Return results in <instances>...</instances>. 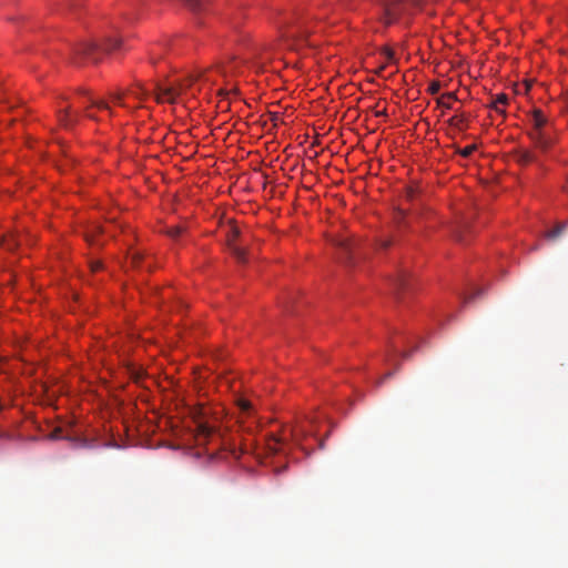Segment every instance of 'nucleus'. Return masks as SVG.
Returning a JSON list of instances; mask_svg holds the SVG:
<instances>
[{
  "label": "nucleus",
  "mask_w": 568,
  "mask_h": 568,
  "mask_svg": "<svg viewBox=\"0 0 568 568\" xmlns=\"http://www.w3.org/2000/svg\"><path fill=\"white\" fill-rule=\"evenodd\" d=\"M233 72L234 67L232 62L199 71L181 80L176 85L166 88L159 87L155 92V99L160 103H175L179 95L187 93L194 95L195 91L211 90L212 87L216 84L217 75L227 77V74H232Z\"/></svg>",
  "instance_id": "f257e3e1"
},
{
  "label": "nucleus",
  "mask_w": 568,
  "mask_h": 568,
  "mask_svg": "<svg viewBox=\"0 0 568 568\" xmlns=\"http://www.w3.org/2000/svg\"><path fill=\"white\" fill-rule=\"evenodd\" d=\"M121 44L122 39L115 36L106 38L103 45H99L93 41H82L72 49L71 60L75 64L82 62L97 63L100 61L102 53L116 50L121 48Z\"/></svg>",
  "instance_id": "f03ea898"
},
{
  "label": "nucleus",
  "mask_w": 568,
  "mask_h": 568,
  "mask_svg": "<svg viewBox=\"0 0 568 568\" xmlns=\"http://www.w3.org/2000/svg\"><path fill=\"white\" fill-rule=\"evenodd\" d=\"M381 20L385 24L408 21L409 18L422 9V0H378Z\"/></svg>",
  "instance_id": "7ed1b4c3"
},
{
  "label": "nucleus",
  "mask_w": 568,
  "mask_h": 568,
  "mask_svg": "<svg viewBox=\"0 0 568 568\" xmlns=\"http://www.w3.org/2000/svg\"><path fill=\"white\" fill-rule=\"evenodd\" d=\"M281 40L290 49H296L300 43H304L310 34L306 22L296 17H285L277 22Z\"/></svg>",
  "instance_id": "20e7f679"
},
{
  "label": "nucleus",
  "mask_w": 568,
  "mask_h": 568,
  "mask_svg": "<svg viewBox=\"0 0 568 568\" xmlns=\"http://www.w3.org/2000/svg\"><path fill=\"white\" fill-rule=\"evenodd\" d=\"M530 123L532 129L528 132L529 139L536 149L546 152L552 145V138L546 128L547 118L540 110L535 109L530 115Z\"/></svg>",
  "instance_id": "39448f33"
},
{
  "label": "nucleus",
  "mask_w": 568,
  "mask_h": 568,
  "mask_svg": "<svg viewBox=\"0 0 568 568\" xmlns=\"http://www.w3.org/2000/svg\"><path fill=\"white\" fill-rule=\"evenodd\" d=\"M240 236V230L236 225L232 224L229 227L227 235H226V242L229 250L231 251L232 255L236 258L239 263H245L246 262V252L245 248L242 247L240 244H237V239Z\"/></svg>",
  "instance_id": "423d86ee"
},
{
  "label": "nucleus",
  "mask_w": 568,
  "mask_h": 568,
  "mask_svg": "<svg viewBox=\"0 0 568 568\" xmlns=\"http://www.w3.org/2000/svg\"><path fill=\"white\" fill-rule=\"evenodd\" d=\"M217 435L214 426L207 422L199 420L196 424V442L199 445L205 444Z\"/></svg>",
  "instance_id": "0eeeda50"
},
{
  "label": "nucleus",
  "mask_w": 568,
  "mask_h": 568,
  "mask_svg": "<svg viewBox=\"0 0 568 568\" xmlns=\"http://www.w3.org/2000/svg\"><path fill=\"white\" fill-rule=\"evenodd\" d=\"M58 120L62 126L70 129L78 123L79 114L78 112H73L70 106L60 108L58 111Z\"/></svg>",
  "instance_id": "6e6552de"
},
{
  "label": "nucleus",
  "mask_w": 568,
  "mask_h": 568,
  "mask_svg": "<svg viewBox=\"0 0 568 568\" xmlns=\"http://www.w3.org/2000/svg\"><path fill=\"white\" fill-rule=\"evenodd\" d=\"M334 244L341 251V258L344 262H351L354 254V241L349 237H339L335 240Z\"/></svg>",
  "instance_id": "1a4fd4ad"
},
{
  "label": "nucleus",
  "mask_w": 568,
  "mask_h": 568,
  "mask_svg": "<svg viewBox=\"0 0 568 568\" xmlns=\"http://www.w3.org/2000/svg\"><path fill=\"white\" fill-rule=\"evenodd\" d=\"M514 158L516 162L520 165H529L531 163L537 162V155L534 151L518 146L514 150Z\"/></svg>",
  "instance_id": "9d476101"
},
{
  "label": "nucleus",
  "mask_w": 568,
  "mask_h": 568,
  "mask_svg": "<svg viewBox=\"0 0 568 568\" xmlns=\"http://www.w3.org/2000/svg\"><path fill=\"white\" fill-rule=\"evenodd\" d=\"M88 102L89 104L84 108V116H87L88 119L98 121L97 115L93 112H91V109L105 110L111 112L109 104L104 100L89 97Z\"/></svg>",
  "instance_id": "9b49d317"
},
{
  "label": "nucleus",
  "mask_w": 568,
  "mask_h": 568,
  "mask_svg": "<svg viewBox=\"0 0 568 568\" xmlns=\"http://www.w3.org/2000/svg\"><path fill=\"white\" fill-rule=\"evenodd\" d=\"M273 49V44L270 43H261L258 45H255L252 53V60L254 62V65L260 67L264 63L265 60L268 58L264 57L266 53H268Z\"/></svg>",
  "instance_id": "f8f14e48"
},
{
  "label": "nucleus",
  "mask_w": 568,
  "mask_h": 568,
  "mask_svg": "<svg viewBox=\"0 0 568 568\" xmlns=\"http://www.w3.org/2000/svg\"><path fill=\"white\" fill-rule=\"evenodd\" d=\"M408 285V275L404 270L398 271L390 278V286L393 288L394 294L398 295L402 290H404Z\"/></svg>",
  "instance_id": "ddd939ff"
},
{
  "label": "nucleus",
  "mask_w": 568,
  "mask_h": 568,
  "mask_svg": "<svg viewBox=\"0 0 568 568\" xmlns=\"http://www.w3.org/2000/svg\"><path fill=\"white\" fill-rule=\"evenodd\" d=\"M285 430H283V435L277 436L272 434L267 440H266V447L270 453L275 454L277 452H281L283 449L284 443H285Z\"/></svg>",
  "instance_id": "4468645a"
},
{
  "label": "nucleus",
  "mask_w": 568,
  "mask_h": 568,
  "mask_svg": "<svg viewBox=\"0 0 568 568\" xmlns=\"http://www.w3.org/2000/svg\"><path fill=\"white\" fill-rule=\"evenodd\" d=\"M448 123L450 126L459 131H464L467 126V116L465 113L458 112V110H456V114L448 120Z\"/></svg>",
  "instance_id": "2eb2a0df"
},
{
  "label": "nucleus",
  "mask_w": 568,
  "mask_h": 568,
  "mask_svg": "<svg viewBox=\"0 0 568 568\" xmlns=\"http://www.w3.org/2000/svg\"><path fill=\"white\" fill-rule=\"evenodd\" d=\"M21 244V239L18 237L16 234L10 233L6 236H3L1 241V245L7 248L8 251L16 250Z\"/></svg>",
  "instance_id": "dca6fc26"
},
{
  "label": "nucleus",
  "mask_w": 568,
  "mask_h": 568,
  "mask_svg": "<svg viewBox=\"0 0 568 568\" xmlns=\"http://www.w3.org/2000/svg\"><path fill=\"white\" fill-rule=\"evenodd\" d=\"M567 226H568V221L567 222H562V223H558L552 230L546 232V234H545L546 239H548V240H556L557 237H559L565 232Z\"/></svg>",
  "instance_id": "f3484780"
},
{
  "label": "nucleus",
  "mask_w": 568,
  "mask_h": 568,
  "mask_svg": "<svg viewBox=\"0 0 568 568\" xmlns=\"http://www.w3.org/2000/svg\"><path fill=\"white\" fill-rule=\"evenodd\" d=\"M182 1L194 13L202 12L205 8V0H182Z\"/></svg>",
  "instance_id": "a211bd4d"
},
{
  "label": "nucleus",
  "mask_w": 568,
  "mask_h": 568,
  "mask_svg": "<svg viewBox=\"0 0 568 568\" xmlns=\"http://www.w3.org/2000/svg\"><path fill=\"white\" fill-rule=\"evenodd\" d=\"M103 230L101 226H94L90 232L87 233L85 240L89 244H99L97 241V236L102 234Z\"/></svg>",
  "instance_id": "6ab92c4d"
},
{
  "label": "nucleus",
  "mask_w": 568,
  "mask_h": 568,
  "mask_svg": "<svg viewBox=\"0 0 568 568\" xmlns=\"http://www.w3.org/2000/svg\"><path fill=\"white\" fill-rule=\"evenodd\" d=\"M184 232L185 229L181 225L171 226L166 230V234L173 240H178Z\"/></svg>",
  "instance_id": "aec40b11"
},
{
  "label": "nucleus",
  "mask_w": 568,
  "mask_h": 568,
  "mask_svg": "<svg viewBox=\"0 0 568 568\" xmlns=\"http://www.w3.org/2000/svg\"><path fill=\"white\" fill-rule=\"evenodd\" d=\"M385 58V63L381 65L379 71L384 70L386 63H393L395 61L394 51L389 48H385L382 52Z\"/></svg>",
  "instance_id": "412c9836"
},
{
  "label": "nucleus",
  "mask_w": 568,
  "mask_h": 568,
  "mask_svg": "<svg viewBox=\"0 0 568 568\" xmlns=\"http://www.w3.org/2000/svg\"><path fill=\"white\" fill-rule=\"evenodd\" d=\"M507 102H508L507 94L500 93L495 97L494 101L491 102V106H497V104L506 105Z\"/></svg>",
  "instance_id": "4be33fe9"
},
{
  "label": "nucleus",
  "mask_w": 568,
  "mask_h": 568,
  "mask_svg": "<svg viewBox=\"0 0 568 568\" xmlns=\"http://www.w3.org/2000/svg\"><path fill=\"white\" fill-rule=\"evenodd\" d=\"M236 92V88L235 87H232L230 89L227 88H221L217 90V95L221 97L222 99H229L230 94L231 93H235Z\"/></svg>",
  "instance_id": "5701e85b"
},
{
  "label": "nucleus",
  "mask_w": 568,
  "mask_h": 568,
  "mask_svg": "<svg viewBox=\"0 0 568 568\" xmlns=\"http://www.w3.org/2000/svg\"><path fill=\"white\" fill-rule=\"evenodd\" d=\"M239 406H240V409L242 412V414H250L251 413V409H252V405L248 400L246 399H240L239 400Z\"/></svg>",
  "instance_id": "b1692460"
},
{
  "label": "nucleus",
  "mask_w": 568,
  "mask_h": 568,
  "mask_svg": "<svg viewBox=\"0 0 568 568\" xmlns=\"http://www.w3.org/2000/svg\"><path fill=\"white\" fill-rule=\"evenodd\" d=\"M476 150V146L475 145H467L465 146L464 149H460L458 150V153L463 156V158H468L473 154V152Z\"/></svg>",
  "instance_id": "393cba45"
},
{
  "label": "nucleus",
  "mask_w": 568,
  "mask_h": 568,
  "mask_svg": "<svg viewBox=\"0 0 568 568\" xmlns=\"http://www.w3.org/2000/svg\"><path fill=\"white\" fill-rule=\"evenodd\" d=\"M305 432L302 428H291L290 429V436L294 440H298L301 436H305Z\"/></svg>",
  "instance_id": "a878e982"
},
{
  "label": "nucleus",
  "mask_w": 568,
  "mask_h": 568,
  "mask_svg": "<svg viewBox=\"0 0 568 568\" xmlns=\"http://www.w3.org/2000/svg\"><path fill=\"white\" fill-rule=\"evenodd\" d=\"M142 260H143V255H142L141 253L135 252V253H133V254L131 255V263H132V265H133V266H135V267H138V266L140 265V263L142 262Z\"/></svg>",
  "instance_id": "bb28decb"
},
{
  "label": "nucleus",
  "mask_w": 568,
  "mask_h": 568,
  "mask_svg": "<svg viewBox=\"0 0 568 568\" xmlns=\"http://www.w3.org/2000/svg\"><path fill=\"white\" fill-rule=\"evenodd\" d=\"M392 239L390 237H383L378 241V246L383 250L388 248L392 245Z\"/></svg>",
  "instance_id": "cd10ccee"
},
{
  "label": "nucleus",
  "mask_w": 568,
  "mask_h": 568,
  "mask_svg": "<svg viewBox=\"0 0 568 568\" xmlns=\"http://www.w3.org/2000/svg\"><path fill=\"white\" fill-rule=\"evenodd\" d=\"M50 439H61L62 436V429L60 427L54 428L51 434L49 435Z\"/></svg>",
  "instance_id": "c85d7f7f"
},
{
  "label": "nucleus",
  "mask_w": 568,
  "mask_h": 568,
  "mask_svg": "<svg viewBox=\"0 0 568 568\" xmlns=\"http://www.w3.org/2000/svg\"><path fill=\"white\" fill-rule=\"evenodd\" d=\"M437 103L439 106H442L443 109H446V110H452L453 109V105L449 101L445 100L444 98H439L437 100Z\"/></svg>",
  "instance_id": "c756f323"
},
{
  "label": "nucleus",
  "mask_w": 568,
  "mask_h": 568,
  "mask_svg": "<svg viewBox=\"0 0 568 568\" xmlns=\"http://www.w3.org/2000/svg\"><path fill=\"white\" fill-rule=\"evenodd\" d=\"M429 92L432 94H436L437 92H439L440 90V83L437 82V81H434L429 84V88H428Z\"/></svg>",
  "instance_id": "7c9ffc66"
},
{
  "label": "nucleus",
  "mask_w": 568,
  "mask_h": 568,
  "mask_svg": "<svg viewBox=\"0 0 568 568\" xmlns=\"http://www.w3.org/2000/svg\"><path fill=\"white\" fill-rule=\"evenodd\" d=\"M90 267L92 272H98L102 268V263L100 261H92Z\"/></svg>",
  "instance_id": "2f4dec72"
},
{
  "label": "nucleus",
  "mask_w": 568,
  "mask_h": 568,
  "mask_svg": "<svg viewBox=\"0 0 568 568\" xmlns=\"http://www.w3.org/2000/svg\"><path fill=\"white\" fill-rule=\"evenodd\" d=\"M111 99L115 104L122 105V94L121 93H112Z\"/></svg>",
  "instance_id": "473e14b6"
},
{
  "label": "nucleus",
  "mask_w": 568,
  "mask_h": 568,
  "mask_svg": "<svg viewBox=\"0 0 568 568\" xmlns=\"http://www.w3.org/2000/svg\"><path fill=\"white\" fill-rule=\"evenodd\" d=\"M406 196L408 200H414L416 196V191L413 187H408L406 191Z\"/></svg>",
  "instance_id": "72a5a7b5"
},
{
  "label": "nucleus",
  "mask_w": 568,
  "mask_h": 568,
  "mask_svg": "<svg viewBox=\"0 0 568 568\" xmlns=\"http://www.w3.org/2000/svg\"><path fill=\"white\" fill-rule=\"evenodd\" d=\"M440 98H444L445 100L450 101V100L456 99V94L454 92H449V93L443 94Z\"/></svg>",
  "instance_id": "f704fd0d"
},
{
  "label": "nucleus",
  "mask_w": 568,
  "mask_h": 568,
  "mask_svg": "<svg viewBox=\"0 0 568 568\" xmlns=\"http://www.w3.org/2000/svg\"><path fill=\"white\" fill-rule=\"evenodd\" d=\"M404 217H405L404 211H398L397 214H396L397 223L399 224L402 222V220H404Z\"/></svg>",
  "instance_id": "c9c22d12"
},
{
  "label": "nucleus",
  "mask_w": 568,
  "mask_h": 568,
  "mask_svg": "<svg viewBox=\"0 0 568 568\" xmlns=\"http://www.w3.org/2000/svg\"><path fill=\"white\" fill-rule=\"evenodd\" d=\"M455 236H456V240H457V241H459V242H464V236H463V234H462V231H460V230L456 231Z\"/></svg>",
  "instance_id": "e433bc0d"
},
{
  "label": "nucleus",
  "mask_w": 568,
  "mask_h": 568,
  "mask_svg": "<svg viewBox=\"0 0 568 568\" xmlns=\"http://www.w3.org/2000/svg\"><path fill=\"white\" fill-rule=\"evenodd\" d=\"M393 376V373L392 372H388L386 373L382 378L381 381L378 382V384H382L384 381H386L387 378L392 377Z\"/></svg>",
  "instance_id": "4c0bfd02"
},
{
  "label": "nucleus",
  "mask_w": 568,
  "mask_h": 568,
  "mask_svg": "<svg viewBox=\"0 0 568 568\" xmlns=\"http://www.w3.org/2000/svg\"><path fill=\"white\" fill-rule=\"evenodd\" d=\"M505 105H500V104H497V106H493L497 112L499 113H503L504 112V108Z\"/></svg>",
  "instance_id": "58836bf2"
},
{
  "label": "nucleus",
  "mask_w": 568,
  "mask_h": 568,
  "mask_svg": "<svg viewBox=\"0 0 568 568\" xmlns=\"http://www.w3.org/2000/svg\"><path fill=\"white\" fill-rule=\"evenodd\" d=\"M141 377H142V373H138V372H136V373H134V375H133V378L135 379V382H139Z\"/></svg>",
  "instance_id": "ea45409f"
},
{
  "label": "nucleus",
  "mask_w": 568,
  "mask_h": 568,
  "mask_svg": "<svg viewBox=\"0 0 568 568\" xmlns=\"http://www.w3.org/2000/svg\"><path fill=\"white\" fill-rule=\"evenodd\" d=\"M241 423L243 424V426H242L243 429H245V430H247L250 433L252 432V427L251 426H247V427L244 426V422L243 420H241Z\"/></svg>",
  "instance_id": "a19ab883"
},
{
  "label": "nucleus",
  "mask_w": 568,
  "mask_h": 568,
  "mask_svg": "<svg viewBox=\"0 0 568 568\" xmlns=\"http://www.w3.org/2000/svg\"><path fill=\"white\" fill-rule=\"evenodd\" d=\"M402 356H403V358H408V357L410 356V353H408V352H404V353L402 354Z\"/></svg>",
  "instance_id": "79ce46f5"
},
{
  "label": "nucleus",
  "mask_w": 568,
  "mask_h": 568,
  "mask_svg": "<svg viewBox=\"0 0 568 568\" xmlns=\"http://www.w3.org/2000/svg\"><path fill=\"white\" fill-rule=\"evenodd\" d=\"M471 298H474V296H470V297H468V298H465V300H464V303H467V302H468L469 300H471Z\"/></svg>",
  "instance_id": "37998d69"
},
{
  "label": "nucleus",
  "mask_w": 568,
  "mask_h": 568,
  "mask_svg": "<svg viewBox=\"0 0 568 568\" xmlns=\"http://www.w3.org/2000/svg\"><path fill=\"white\" fill-rule=\"evenodd\" d=\"M3 406L0 404V410H2Z\"/></svg>",
  "instance_id": "c03bdc74"
}]
</instances>
